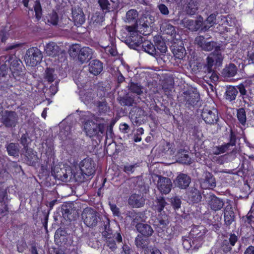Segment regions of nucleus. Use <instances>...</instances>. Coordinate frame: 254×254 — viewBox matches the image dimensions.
I'll use <instances>...</instances> for the list:
<instances>
[{
  "label": "nucleus",
  "mask_w": 254,
  "mask_h": 254,
  "mask_svg": "<svg viewBox=\"0 0 254 254\" xmlns=\"http://www.w3.org/2000/svg\"><path fill=\"white\" fill-rule=\"evenodd\" d=\"M1 61L4 62L10 70L12 76H8V78L6 82L1 86L2 87L10 88L13 86L17 85L16 82H24L25 77L22 70V64L20 60L17 58L15 54L7 55L1 56Z\"/></svg>",
  "instance_id": "nucleus-1"
},
{
  "label": "nucleus",
  "mask_w": 254,
  "mask_h": 254,
  "mask_svg": "<svg viewBox=\"0 0 254 254\" xmlns=\"http://www.w3.org/2000/svg\"><path fill=\"white\" fill-rule=\"evenodd\" d=\"M101 227L104 229L102 235L106 239L107 246L114 252L117 249L116 243H121L123 241L122 236L120 232H117L113 234L110 228V221L108 218L104 217L101 222Z\"/></svg>",
  "instance_id": "nucleus-2"
},
{
  "label": "nucleus",
  "mask_w": 254,
  "mask_h": 254,
  "mask_svg": "<svg viewBox=\"0 0 254 254\" xmlns=\"http://www.w3.org/2000/svg\"><path fill=\"white\" fill-rule=\"evenodd\" d=\"M80 175L77 176L76 181L80 183L86 182L95 172V164L93 160L87 157L82 160L79 165Z\"/></svg>",
  "instance_id": "nucleus-3"
},
{
  "label": "nucleus",
  "mask_w": 254,
  "mask_h": 254,
  "mask_svg": "<svg viewBox=\"0 0 254 254\" xmlns=\"http://www.w3.org/2000/svg\"><path fill=\"white\" fill-rule=\"evenodd\" d=\"M105 129L104 124H95L87 121L84 124V129L90 137H102L105 134Z\"/></svg>",
  "instance_id": "nucleus-4"
},
{
  "label": "nucleus",
  "mask_w": 254,
  "mask_h": 254,
  "mask_svg": "<svg viewBox=\"0 0 254 254\" xmlns=\"http://www.w3.org/2000/svg\"><path fill=\"white\" fill-rule=\"evenodd\" d=\"M207 231L206 228L202 225H194L192 227L190 233L196 248H199L202 245Z\"/></svg>",
  "instance_id": "nucleus-5"
},
{
  "label": "nucleus",
  "mask_w": 254,
  "mask_h": 254,
  "mask_svg": "<svg viewBox=\"0 0 254 254\" xmlns=\"http://www.w3.org/2000/svg\"><path fill=\"white\" fill-rule=\"evenodd\" d=\"M252 84L250 81H245L237 86L240 97L245 104H249L253 100L254 94L252 91Z\"/></svg>",
  "instance_id": "nucleus-6"
},
{
  "label": "nucleus",
  "mask_w": 254,
  "mask_h": 254,
  "mask_svg": "<svg viewBox=\"0 0 254 254\" xmlns=\"http://www.w3.org/2000/svg\"><path fill=\"white\" fill-rule=\"evenodd\" d=\"M70 54L73 56L78 55L79 61L83 64L87 62L92 58L93 52L89 47H84L80 49L78 46L75 45L71 48Z\"/></svg>",
  "instance_id": "nucleus-7"
},
{
  "label": "nucleus",
  "mask_w": 254,
  "mask_h": 254,
  "mask_svg": "<svg viewBox=\"0 0 254 254\" xmlns=\"http://www.w3.org/2000/svg\"><path fill=\"white\" fill-rule=\"evenodd\" d=\"M98 213L94 209L87 207L84 209L82 213V218L84 224L88 227H94L98 223Z\"/></svg>",
  "instance_id": "nucleus-8"
},
{
  "label": "nucleus",
  "mask_w": 254,
  "mask_h": 254,
  "mask_svg": "<svg viewBox=\"0 0 254 254\" xmlns=\"http://www.w3.org/2000/svg\"><path fill=\"white\" fill-rule=\"evenodd\" d=\"M42 54L37 47H31L26 53L25 61L31 66H36L42 60Z\"/></svg>",
  "instance_id": "nucleus-9"
},
{
  "label": "nucleus",
  "mask_w": 254,
  "mask_h": 254,
  "mask_svg": "<svg viewBox=\"0 0 254 254\" xmlns=\"http://www.w3.org/2000/svg\"><path fill=\"white\" fill-rule=\"evenodd\" d=\"M201 116L207 124H216L219 120L218 110L214 107L210 108L206 105L202 110Z\"/></svg>",
  "instance_id": "nucleus-10"
},
{
  "label": "nucleus",
  "mask_w": 254,
  "mask_h": 254,
  "mask_svg": "<svg viewBox=\"0 0 254 254\" xmlns=\"http://www.w3.org/2000/svg\"><path fill=\"white\" fill-rule=\"evenodd\" d=\"M168 224L169 221L167 220L159 219L157 231L160 237L170 240L173 237V234H172V229L168 227Z\"/></svg>",
  "instance_id": "nucleus-11"
},
{
  "label": "nucleus",
  "mask_w": 254,
  "mask_h": 254,
  "mask_svg": "<svg viewBox=\"0 0 254 254\" xmlns=\"http://www.w3.org/2000/svg\"><path fill=\"white\" fill-rule=\"evenodd\" d=\"M18 116L15 111H5L1 117V123L6 127H14L18 123Z\"/></svg>",
  "instance_id": "nucleus-12"
},
{
  "label": "nucleus",
  "mask_w": 254,
  "mask_h": 254,
  "mask_svg": "<svg viewBox=\"0 0 254 254\" xmlns=\"http://www.w3.org/2000/svg\"><path fill=\"white\" fill-rule=\"evenodd\" d=\"M183 102L188 107H194L197 106L200 100L199 93L189 91H185L183 93Z\"/></svg>",
  "instance_id": "nucleus-13"
},
{
  "label": "nucleus",
  "mask_w": 254,
  "mask_h": 254,
  "mask_svg": "<svg viewBox=\"0 0 254 254\" xmlns=\"http://www.w3.org/2000/svg\"><path fill=\"white\" fill-rule=\"evenodd\" d=\"M157 188L162 194H168L171 190L172 183L171 180L167 177L158 176Z\"/></svg>",
  "instance_id": "nucleus-14"
},
{
  "label": "nucleus",
  "mask_w": 254,
  "mask_h": 254,
  "mask_svg": "<svg viewBox=\"0 0 254 254\" xmlns=\"http://www.w3.org/2000/svg\"><path fill=\"white\" fill-rule=\"evenodd\" d=\"M238 237L234 233H230L228 239H223L220 245V249L224 253H227L232 250L236 243L238 242Z\"/></svg>",
  "instance_id": "nucleus-15"
},
{
  "label": "nucleus",
  "mask_w": 254,
  "mask_h": 254,
  "mask_svg": "<svg viewBox=\"0 0 254 254\" xmlns=\"http://www.w3.org/2000/svg\"><path fill=\"white\" fill-rule=\"evenodd\" d=\"M144 38L138 33L132 35H127L126 37L125 43L131 49H136L141 46Z\"/></svg>",
  "instance_id": "nucleus-16"
},
{
  "label": "nucleus",
  "mask_w": 254,
  "mask_h": 254,
  "mask_svg": "<svg viewBox=\"0 0 254 254\" xmlns=\"http://www.w3.org/2000/svg\"><path fill=\"white\" fill-rule=\"evenodd\" d=\"M191 182L190 176L186 174L180 173L174 180V182L176 187L180 189H187Z\"/></svg>",
  "instance_id": "nucleus-17"
},
{
  "label": "nucleus",
  "mask_w": 254,
  "mask_h": 254,
  "mask_svg": "<svg viewBox=\"0 0 254 254\" xmlns=\"http://www.w3.org/2000/svg\"><path fill=\"white\" fill-rule=\"evenodd\" d=\"M72 17L74 25L77 26H81L85 20V15L81 7H74L72 9Z\"/></svg>",
  "instance_id": "nucleus-18"
},
{
  "label": "nucleus",
  "mask_w": 254,
  "mask_h": 254,
  "mask_svg": "<svg viewBox=\"0 0 254 254\" xmlns=\"http://www.w3.org/2000/svg\"><path fill=\"white\" fill-rule=\"evenodd\" d=\"M201 186L204 189H213L216 187V181L213 174L206 172L204 178L201 182Z\"/></svg>",
  "instance_id": "nucleus-19"
},
{
  "label": "nucleus",
  "mask_w": 254,
  "mask_h": 254,
  "mask_svg": "<svg viewBox=\"0 0 254 254\" xmlns=\"http://www.w3.org/2000/svg\"><path fill=\"white\" fill-rule=\"evenodd\" d=\"M128 203L132 207H141L144 205L145 199L141 194L133 193L129 196Z\"/></svg>",
  "instance_id": "nucleus-20"
},
{
  "label": "nucleus",
  "mask_w": 254,
  "mask_h": 254,
  "mask_svg": "<svg viewBox=\"0 0 254 254\" xmlns=\"http://www.w3.org/2000/svg\"><path fill=\"white\" fill-rule=\"evenodd\" d=\"M208 204L213 211H218L223 208L224 205V201L215 195H211L209 197Z\"/></svg>",
  "instance_id": "nucleus-21"
},
{
  "label": "nucleus",
  "mask_w": 254,
  "mask_h": 254,
  "mask_svg": "<svg viewBox=\"0 0 254 254\" xmlns=\"http://www.w3.org/2000/svg\"><path fill=\"white\" fill-rule=\"evenodd\" d=\"M224 218L225 224L230 226L235 220V213L231 204H228L224 209Z\"/></svg>",
  "instance_id": "nucleus-22"
},
{
  "label": "nucleus",
  "mask_w": 254,
  "mask_h": 254,
  "mask_svg": "<svg viewBox=\"0 0 254 254\" xmlns=\"http://www.w3.org/2000/svg\"><path fill=\"white\" fill-rule=\"evenodd\" d=\"M8 67L4 62L1 61V57L0 58V88L5 90L8 88L2 87V85L4 84V82H6L8 78L7 76Z\"/></svg>",
  "instance_id": "nucleus-23"
},
{
  "label": "nucleus",
  "mask_w": 254,
  "mask_h": 254,
  "mask_svg": "<svg viewBox=\"0 0 254 254\" xmlns=\"http://www.w3.org/2000/svg\"><path fill=\"white\" fill-rule=\"evenodd\" d=\"M89 70L94 75H98L103 70V63L99 60H92L89 64Z\"/></svg>",
  "instance_id": "nucleus-24"
},
{
  "label": "nucleus",
  "mask_w": 254,
  "mask_h": 254,
  "mask_svg": "<svg viewBox=\"0 0 254 254\" xmlns=\"http://www.w3.org/2000/svg\"><path fill=\"white\" fill-rule=\"evenodd\" d=\"M188 200L192 203H198L201 200L200 191L195 188H191L188 192Z\"/></svg>",
  "instance_id": "nucleus-25"
},
{
  "label": "nucleus",
  "mask_w": 254,
  "mask_h": 254,
  "mask_svg": "<svg viewBox=\"0 0 254 254\" xmlns=\"http://www.w3.org/2000/svg\"><path fill=\"white\" fill-rule=\"evenodd\" d=\"M136 228L137 231L144 236H151L153 233L151 227L147 224L138 223L136 224Z\"/></svg>",
  "instance_id": "nucleus-26"
},
{
  "label": "nucleus",
  "mask_w": 254,
  "mask_h": 254,
  "mask_svg": "<svg viewBox=\"0 0 254 254\" xmlns=\"http://www.w3.org/2000/svg\"><path fill=\"white\" fill-rule=\"evenodd\" d=\"M238 89L237 87L230 85L227 87L225 92V98L226 100L229 102L234 101L238 94Z\"/></svg>",
  "instance_id": "nucleus-27"
},
{
  "label": "nucleus",
  "mask_w": 254,
  "mask_h": 254,
  "mask_svg": "<svg viewBox=\"0 0 254 254\" xmlns=\"http://www.w3.org/2000/svg\"><path fill=\"white\" fill-rule=\"evenodd\" d=\"M201 19H202L201 18ZM203 19L201 20H187L186 22V27L191 31H197L200 29L202 25Z\"/></svg>",
  "instance_id": "nucleus-28"
},
{
  "label": "nucleus",
  "mask_w": 254,
  "mask_h": 254,
  "mask_svg": "<svg viewBox=\"0 0 254 254\" xmlns=\"http://www.w3.org/2000/svg\"><path fill=\"white\" fill-rule=\"evenodd\" d=\"M237 72V67L234 64H230L226 65L223 69L222 73L225 77H234Z\"/></svg>",
  "instance_id": "nucleus-29"
},
{
  "label": "nucleus",
  "mask_w": 254,
  "mask_h": 254,
  "mask_svg": "<svg viewBox=\"0 0 254 254\" xmlns=\"http://www.w3.org/2000/svg\"><path fill=\"white\" fill-rule=\"evenodd\" d=\"M143 50L146 53H148L151 55L156 54V48L151 41L148 40H145L144 39L142 41L140 46Z\"/></svg>",
  "instance_id": "nucleus-30"
},
{
  "label": "nucleus",
  "mask_w": 254,
  "mask_h": 254,
  "mask_svg": "<svg viewBox=\"0 0 254 254\" xmlns=\"http://www.w3.org/2000/svg\"><path fill=\"white\" fill-rule=\"evenodd\" d=\"M154 41L156 51L158 50L162 54L166 53L167 51V48L165 42L162 40L161 37H155L154 38Z\"/></svg>",
  "instance_id": "nucleus-31"
},
{
  "label": "nucleus",
  "mask_w": 254,
  "mask_h": 254,
  "mask_svg": "<svg viewBox=\"0 0 254 254\" xmlns=\"http://www.w3.org/2000/svg\"><path fill=\"white\" fill-rule=\"evenodd\" d=\"M236 117L240 125L244 127L247 125V118L245 108L242 107L237 109Z\"/></svg>",
  "instance_id": "nucleus-32"
},
{
  "label": "nucleus",
  "mask_w": 254,
  "mask_h": 254,
  "mask_svg": "<svg viewBox=\"0 0 254 254\" xmlns=\"http://www.w3.org/2000/svg\"><path fill=\"white\" fill-rule=\"evenodd\" d=\"M182 245L185 249L189 250L190 249L197 250L199 248H196L195 247V244H193V239L191 238V236L189 234L188 237H183L182 238Z\"/></svg>",
  "instance_id": "nucleus-33"
},
{
  "label": "nucleus",
  "mask_w": 254,
  "mask_h": 254,
  "mask_svg": "<svg viewBox=\"0 0 254 254\" xmlns=\"http://www.w3.org/2000/svg\"><path fill=\"white\" fill-rule=\"evenodd\" d=\"M238 139H239V138L237 136V133L233 130V129L231 128L229 130V134L228 137V142L225 144L229 149L230 147H233L236 145Z\"/></svg>",
  "instance_id": "nucleus-34"
},
{
  "label": "nucleus",
  "mask_w": 254,
  "mask_h": 254,
  "mask_svg": "<svg viewBox=\"0 0 254 254\" xmlns=\"http://www.w3.org/2000/svg\"><path fill=\"white\" fill-rule=\"evenodd\" d=\"M198 10L197 0H190L186 7L187 13L190 15H194Z\"/></svg>",
  "instance_id": "nucleus-35"
},
{
  "label": "nucleus",
  "mask_w": 254,
  "mask_h": 254,
  "mask_svg": "<svg viewBox=\"0 0 254 254\" xmlns=\"http://www.w3.org/2000/svg\"><path fill=\"white\" fill-rule=\"evenodd\" d=\"M172 51L174 57L178 59H183L185 54V49L183 46L176 47L173 46L172 47Z\"/></svg>",
  "instance_id": "nucleus-36"
},
{
  "label": "nucleus",
  "mask_w": 254,
  "mask_h": 254,
  "mask_svg": "<svg viewBox=\"0 0 254 254\" xmlns=\"http://www.w3.org/2000/svg\"><path fill=\"white\" fill-rule=\"evenodd\" d=\"M135 244L137 248L145 249L148 248V243L143 236L138 235L135 240Z\"/></svg>",
  "instance_id": "nucleus-37"
},
{
  "label": "nucleus",
  "mask_w": 254,
  "mask_h": 254,
  "mask_svg": "<svg viewBox=\"0 0 254 254\" xmlns=\"http://www.w3.org/2000/svg\"><path fill=\"white\" fill-rule=\"evenodd\" d=\"M156 204L154 205L155 210L158 212H161L167 204L164 197L160 196L155 200Z\"/></svg>",
  "instance_id": "nucleus-38"
},
{
  "label": "nucleus",
  "mask_w": 254,
  "mask_h": 254,
  "mask_svg": "<svg viewBox=\"0 0 254 254\" xmlns=\"http://www.w3.org/2000/svg\"><path fill=\"white\" fill-rule=\"evenodd\" d=\"M100 10L106 14L109 12L111 9V4L109 0H98Z\"/></svg>",
  "instance_id": "nucleus-39"
},
{
  "label": "nucleus",
  "mask_w": 254,
  "mask_h": 254,
  "mask_svg": "<svg viewBox=\"0 0 254 254\" xmlns=\"http://www.w3.org/2000/svg\"><path fill=\"white\" fill-rule=\"evenodd\" d=\"M8 154L11 156H18L19 149L17 144L15 143H10L6 147Z\"/></svg>",
  "instance_id": "nucleus-40"
},
{
  "label": "nucleus",
  "mask_w": 254,
  "mask_h": 254,
  "mask_svg": "<svg viewBox=\"0 0 254 254\" xmlns=\"http://www.w3.org/2000/svg\"><path fill=\"white\" fill-rule=\"evenodd\" d=\"M229 150L228 147L224 143L221 145L215 146L212 147L211 153L214 155H219L224 153Z\"/></svg>",
  "instance_id": "nucleus-41"
},
{
  "label": "nucleus",
  "mask_w": 254,
  "mask_h": 254,
  "mask_svg": "<svg viewBox=\"0 0 254 254\" xmlns=\"http://www.w3.org/2000/svg\"><path fill=\"white\" fill-rule=\"evenodd\" d=\"M164 34L175 36L176 30L174 26L170 24L165 23L161 27Z\"/></svg>",
  "instance_id": "nucleus-42"
},
{
  "label": "nucleus",
  "mask_w": 254,
  "mask_h": 254,
  "mask_svg": "<svg viewBox=\"0 0 254 254\" xmlns=\"http://www.w3.org/2000/svg\"><path fill=\"white\" fill-rule=\"evenodd\" d=\"M139 164L135 163L133 164H127L124 165L122 169L123 171L127 174H132L134 172L135 168L139 167Z\"/></svg>",
  "instance_id": "nucleus-43"
},
{
  "label": "nucleus",
  "mask_w": 254,
  "mask_h": 254,
  "mask_svg": "<svg viewBox=\"0 0 254 254\" xmlns=\"http://www.w3.org/2000/svg\"><path fill=\"white\" fill-rule=\"evenodd\" d=\"M254 230V204L251 207V208L246 216L245 220Z\"/></svg>",
  "instance_id": "nucleus-44"
},
{
  "label": "nucleus",
  "mask_w": 254,
  "mask_h": 254,
  "mask_svg": "<svg viewBox=\"0 0 254 254\" xmlns=\"http://www.w3.org/2000/svg\"><path fill=\"white\" fill-rule=\"evenodd\" d=\"M34 10L35 13V18H36L37 21L40 20L42 15V9L40 2L39 0H37L35 1Z\"/></svg>",
  "instance_id": "nucleus-45"
},
{
  "label": "nucleus",
  "mask_w": 254,
  "mask_h": 254,
  "mask_svg": "<svg viewBox=\"0 0 254 254\" xmlns=\"http://www.w3.org/2000/svg\"><path fill=\"white\" fill-rule=\"evenodd\" d=\"M134 102V98L128 95H126L124 97H120L119 99L120 103L123 106H132Z\"/></svg>",
  "instance_id": "nucleus-46"
},
{
  "label": "nucleus",
  "mask_w": 254,
  "mask_h": 254,
  "mask_svg": "<svg viewBox=\"0 0 254 254\" xmlns=\"http://www.w3.org/2000/svg\"><path fill=\"white\" fill-rule=\"evenodd\" d=\"M57 45L54 43H49L46 46V52L50 56H55L57 54Z\"/></svg>",
  "instance_id": "nucleus-47"
},
{
  "label": "nucleus",
  "mask_w": 254,
  "mask_h": 254,
  "mask_svg": "<svg viewBox=\"0 0 254 254\" xmlns=\"http://www.w3.org/2000/svg\"><path fill=\"white\" fill-rule=\"evenodd\" d=\"M138 16V12L136 10L130 9L126 14V18L128 22L136 21Z\"/></svg>",
  "instance_id": "nucleus-48"
},
{
  "label": "nucleus",
  "mask_w": 254,
  "mask_h": 254,
  "mask_svg": "<svg viewBox=\"0 0 254 254\" xmlns=\"http://www.w3.org/2000/svg\"><path fill=\"white\" fill-rule=\"evenodd\" d=\"M205 72L206 73L205 77L209 78L211 82H215L218 81L219 77L215 70L213 69L205 70Z\"/></svg>",
  "instance_id": "nucleus-49"
},
{
  "label": "nucleus",
  "mask_w": 254,
  "mask_h": 254,
  "mask_svg": "<svg viewBox=\"0 0 254 254\" xmlns=\"http://www.w3.org/2000/svg\"><path fill=\"white\" fill-rule=\"evenodd\" d=\"M244 64L246 65L254 64V50L248 51L247 57L244 60Z\"/></svg>",
  "instance_id": "nucleus-50"
},
{
  "label": "nucleus",
  "mask_w": 254,
  "mask_h": 254,
  "mask_svg": "<svg viewBox=\"0 0 254 254\" xmlns=\"http://www.w3.org/2000/svg\"><path fill=\"white\" fill-rule=\"evenodd\" d=\"M129 90L131 92L135 93L138 95H140L142 93V87L138 83L131 82L130 85Z\"/></svg>",
  "instance_id": "nucleus-51"
},
{
  "label": "nucleus",
  "mask_w": 254,
  "mask_h": 254,
  "mask_svg": "<svg viewBox=\"0 0 254 254\" xmlns=\"http://www.w3.org/2000/svg\"><path fill=\"white\" fill-rule=\"evenodd\" d=\"M142 215L141 213L136 212L134 210L128 211L127 212V216L132 219L134 221H138Z\"/></svg>",
  "instance_id": "nucleus-52"
},
{
  "label": "nucleus",
  "mask_w": 254,
  "mask_h": 254,
  "mask_svg": "<svg viewBox=\"0 0 254 254\" xmlns=\"http://www.w3.org/2000/svg\"><path fill=\"white\" fill-rule=\"evenodd\" d=\"M211 55L213 56V58L215 62V64L217 66L221 65L223 59L222 54L220 53L217 52L211 54Z\"/></svg>",
  "instance_id": "nucleus-53"
},
{
  "label": "nucleus",
  "mask_w": 254,
  "mask_h": 254,
  "mask_svg": "<svg viewBox=\"0 0 254 254\" xmlns=\"http://www.w3.org/2000/svg\"><path fill=\"white\" fill-rule=\"evenodd\" d=\"M215 64V62L211 55H209L206 58V64L204 68L205 70L213 69L212 67Z\"/></svg>",
  "instance_id": "nucleus-54"
},
{
  "label": "nucleus",
  "mask_w": 254,
  "mask_h": 254,
  "mask_svg": "<svg viewBox=\"0 0 254 254\" xmlns=\"http://www.w3.org/2000/svg\"><path fill=\"white\" fill-rule=\"evenodd\" d=\"M53 69L47 68L46 70L45 78L48 82L52 83L55 79Z\"/></svg>",
  "instance_id": "nucleus-55"
},
{
  "label": "nucleus",
  "mask_w": 254,
  "mask_h": 254,
  "mask_svg": "<svg viewBox=\"0 0 254 254\" xmlns=\"http://www.w3.org/2000/svg\"><path fill=\"white\" fill-rule=\"evenodd\" d=\"M130 120L134 126H138L142 124L143 120L141 117H137L134 114L130 115Z\"/></svg>",
  "instance_id": "nucleus-56"
},
{
  "label": "nucleus",
  "mask_w": 254,
  "mask_h": 254,
  "mask_svg": "<svg viewBox=\"0 0 254 254\" xmlns=\"http://www.w3.org/2000/svg\"><path fill=\"white\" fill-rule=\"evenodd\" d=\"M49 18L48 22L53 25L58 24L59 21V16L56 12H53L51 14H49Z\"/></svg>",
  "instance_id": "nucleus-57"
},
{
  "label": "nucleus",
  "mask_w": 254,
  "mask_h": 254,
  "mask_svg": "<svg viewBox=\"0 0 254 254\" xmlns=\"http://www.w3.org/2000/svg\"><path fill=\"white\" fill-rule=\"evenodd\" d=\"M179 161L184 164L190 165L191 163V159L188 154H181Z\"/></svg>",
  "instance_id": "nucleus-58"
},
{
  "label": "nucleus",
  "mask_w": 254,
  "mask_h": 254,
  "mask_svg": "<svg viewBox=\"0 0 254 254\" xmlns=\"http://www.w3.org/2000/svg\"><path fill=\"white\" fill-rule=\"evenodd\" d=\"M133 253V251L130 246L127 244H124L120 254H132Z\"/></svg>",
  "instance_id": "nucleus-59"
},
{
  "label": "nucleus",
  "mask_w": 254,
  "mask_h": 254,
  "mask_svg": "<svg viewBox=\"0 0 254 254\" xmlns=\"http://www.w3.org/2000/svg\"><path fill=\"white\" fill-rule=\"evenodd\" d=\"M181 202V199L177 196H175L172 198V205L175 209H178L180 208Z\"/></svg>",
  "instance_id": "nucleus-60"
},
{
  "label": "nucleus",
  "mask_w": 254,
  "mask_h": 254,
  "mask_svg": "<svg viewBox=\"0 0 254 254\" xmlns=\"http://www.w3.org/2000/svg\"><path fill=\"white\" fill-rule=\"evenodd\" d=\"M29 137L27 132L22 134L20 138V143L24 146V148L27 147Z\"/></svg>",
  "instance_id": "nucleus-61"
},
{
  "label": "nucleus",
  "mask_w": 254,
  "mask_h": 254,
  "mask_svg": "<svg viewBox=\"0 0 254 254\" xmlns=\"http://www.w3.org/2000/svg\"><path fill=\"white\" fill-rule=\"evenodd\" d=\"M27 248L25 241H21L17 244V250L19 253H23Z\"/></svg>",
  "instance_id": "nucleus-62"
},
{
  "label": "nucleus",
  "mask_w": 254,
  "mask_h": 254,
  "mask_svg": "<svg viewBox=\"0 0 254 254\" xmlns=\"http://www.w3.org/2000/svg\"><path fill=\"white\" fill-rule=\"evenodd\" d=\"M227 159V156L226 155H223L213 158V160L214 162L220 165L223 164L226 161Z\"/></svg>",
  "instance_id": "nucleus-63"
},
{
  "label": "nucleus",
  "mask_w": 254,
  "mask_h": 254,
  "mask_svg": "<svg viewBox=\"0 0 254 254\" xmlns=\"http://www.w3.org/2000/svg\"><path fill=\"white\" fill-rule=\"evenodd\" d=\"M144 254H162V253L157 248L150 247L145 250Z\"/></svg>",
  "instance_id": "nucleus-64"
}]
</instances>
